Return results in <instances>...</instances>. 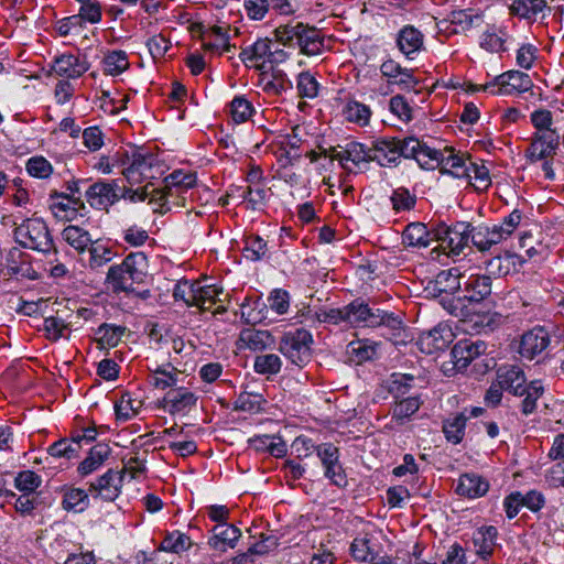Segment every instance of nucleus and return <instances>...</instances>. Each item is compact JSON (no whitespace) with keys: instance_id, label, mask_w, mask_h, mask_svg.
<instances>
[{"instance_id":"nucleus-1","label":"nucleus","mask_w":564,"mask_h":564,"mask_svg":"<svg viewBox=\"0 0 564 564\" xmlns=\"http://www.w3.org/2000/svg\"><path fill=\"white\" fill-rule=\"evenodd\" d=\"M274 40L258 39L253 44L243 47L239 58L247 67H253L262 76L274 72L276 66L290 58L289 52L281 47H299L306 56H316L323 53L325 40L322 32L300 21H290L280 24L273 32Z\"/></svg>"},{"instance_id":"nucleus-2","label":"nucleus","mask_w":564,"mask_h":564,"mask_svg":"<svg viewBox=\"0 0 564 564\" xmlns=\"http://www.w3.org/2000/svg\"><path fill=\"white\" fill-rule=\"evenodd\" d=\"M491 290L492 280L489 274L463 272L462 294L443 297L440 303L451 315L465 321L476 313V306L491 294Z\"/></svg>"},{"instance_id":"nucleus-3","label":"nucleus","mask_w":564,"mask_h":564,"mask_svg":"<svg viewBox=\"0 0 564 564\" xmlns=\"http://www.w3.org/2000/svg\"><path fill=\"white\" fill-rule=\"evenodd\" d=\"M347 324L397 330L401 328L402 319L394 313L372 308L362 300L357 299L347 304Z\"/></svg>"},{"instance_id":"nucleus-4","label":"nucleus","mask_w":564,"mask_h":564,"mask_svg":"<svg viewBox=\"0 0 564 564\" xmlns=\"http://www.w3.org/2000/svg\"><path fill=\"white\" fill-rule=\"evenodd\" d=\"M17 241L23 248L32 249L42 253L57 254V249L50 234L46 223L40 218L25 219L14 230Z\"/></svg>"},{"instance_id":"nucleus-5","label":"nucleus","mask_w":564,"mask_h":564,"mask_svg":"<svg viewBox=\"0 0 564 564\" xmlns=\"http://www.w3.org/2000/svg\"><path fill=\"white\" fill-rule=\"evenodd\" d=\"M313 336L304 328H296L283 334L279 351L293 365L302 368L312 359Z\"/></svg>"},{"instance_id":"nucleus-6","label":"nucleus","mask_w":564,"mask_h":564,"mask_svg":"<svg viewBox=\"0 0 564 564\" xmlns=\"http://www.w3.org/2000/svg\"><path fill=\"white\" fill-rule=\"evenodd\" d=\"M531 87L532 80L528 74L520 70H508L475 89L489 91L492 95H516L528 91Z\"/></svg>"},{"instance_id":"nucleus-7","label":"nucleus","mask_w":564,"mask_h":564,"mask_svg":"<svg viewBox=\"0 0 564 564\" xmlns=\"http://www.w3.org/2000/svg\"><path fill=\"white\" fill-rule=\"evenodd\" d=\"M316 454L324 467V476L337 487H345L347 478L345 470L339 463V449L332 443L317 445Z\"/></svg>"},{"instance_id":"nucleus-8","label":"nucleus","mask_w":564,"mask_h":564,"mask_svg":"<svg viewBox=\"0 0 564 564\" xmlns=\"http://www.w3.org/2000/svg\"><path fill=\"white\" fill-rule=\"evenodd\" d=\"M550 344L549 330L543 326H535L521 335L518 352L522 358L533 360L541 357Z\"/></svg>"},{"instance_id":"nucleus-9","label":"nucleus","mask_w":564,"mask_h":564,"mask_svg":"<svg viewBox=\"0 0 564 564\" xmlns=\"http://www.w3.org/2000/svg\"><path fill=\"white\" fill-rule=\"evenodd\" d=\"M462 273L457 268L442 270L434 280L427 282L425 292L433 297L449 299L462 289Z\"/></svg>"},{"instance_id":"nucleus-10","label":"nucleus","mask_w":564,"mask_h":564,"mask_svg":"<svg viewBox=\"0 0 564 564\" xmlns=\"http://www.w3.org/2000/svg\"><path fill=\"white\" fill-rule=\"evenodd\" d=\"M196 182V174L192 172L176 170L169 174L164 178V187L158 189V199L161 202L160 207L166 206L170 198L180 197L187 189L194 187Z\"/></svg>"},{"instance_id":"nucleus-11","label":"nucleus","mask_w":564,"mask_h":564,"mask_svg":"<svg viewBox=\"0 0 564 564\" xmlns=\"http://www.w3.org/2000/svg\"><path fill=\"white\" fill-rule=\"evenodd\" d=\"M558 132L533 133L524 156L530 163H536L543 159H553L560 147Z\"/></svg>"},{"instance_id":"nucleus-12","label":"nucleus","mask_w":564,"mask_h":564,"mask_svg":"<svg viewBox=\"0 0 564 564\" xmlns=\"http://www.w3.org/2000/svg\"><path fill=\"white\" fill-rule=\"evenodd\" d=\"M403 150L405 159H414L425 170L440 167L443 150L432 149L413 137L404 139Z\"/></svg>"},{"instance_id":"nucleus-13","label":"nucleus","mask_w":564,"mask_h":564,"mask_svg":"<svg viewBox=\"0 0 564 564\" xmlns=\"http://www.w3.org/2000/svg\"><path fill=\"white\" fill-rule=\"evenodd\" d=\"M197 395L187 388L171 389L160 401L161 406L171 415H185L197 404Z\"/></svg>"},{"instance_id":"nucleus-14","label":"nucleus","mask_w":564,"mask_h":564,"mask_svg":"<svg viewBox=\"0 0 564 564\" xmlns=\"http://www.w3.org/2000/svg\"><path fill=\"white\" fill-rule=\"evenodd\" d=\"M121 187L116 181H99L91 184L86 191V199L91 207L107 208L120 199Z\"/></svg>"},{"instance_id":"nucleus-15","label":"nucleus","mask_w":564,"mask_h":564,"mask_svg":"<svg viewBox=\"0 0 564 564\" xmlns=\"http://www.w3.org/2000/svg\"><path fill=\"white\" fill-rule=\"evenodd\" d=\"M404 139L381 138L372 142V158L381 166L397 164L401 156L404 158Z\"/></svg>"},{"instance_id":"nucleus-16","label":"nucleus","mask_w":564,"mask_h":564,"mask_svg":"<svg viewBox=\"0 0 564 564\" xmlns=\"http://www.w3.org/2000/svg\"><path fill=\"white\" fill-rule=\"evenodd\" d=\"M194 294L191 295V303L193 306H197L200 311L212 312L213 314H221L226 312V307L223 305L219 295L223 293V289L217 285H200L197 282Z\"/></svg>"},{"instance_id":"nucleus-17","label":"nucleus","mask_w":564,"mask_h":564,"mask_svg":"<svg viewBox=\"0 0 564 564\" xmlns=\"http://www.w3.org/2000/svg\"><path fill=\"white\" fill-rule=\"evenodd\" d=\"M89 64L78 55L61 54L51 64V73L66 79H76L85 74Z\"/></svg>"},{"instance_id":"nucleus-18","label":"nucleus","mask_w":564,"mask_h":564,"mask_svg":"<svg viewBox=\"0 0 564 564\" xmlns=\"http://www.w3.org/2000/svg\"><path fill=\"white\" fill-rule=\"evenodd\" d=\"M487 345L482 340H460L452 349V362L457 371L465 370L468 365L480 355L485 354Z\"/></svg>"},{"instance_id":"nucleus-19","label":"nucleus","mask_w":564,"mask_h":564,"mask_svg":"<svg viewBox=\"0 0 564 564\" xmlns=\"http://www.w3.org/2000/svg\"><path fill=\"white\" fill-rule=\"evenodd\" d=\"M454 340L452 329L446 325H438L419 338L420 349L425 354L444 350Z\"/></svg>"},{"instance_id":"nucleus-20","label":"nucleus","mask_w":564,"mask_h":564,"mask_svg":"<svg viewBox=\"0 0 564 564\" xmlns=\"http://www.w3.org/2000/svg\"><path fill=\"white\" fill-rule=\"evenodd\" d=\"M122 473L108 469L102 476L89 484V491L107 501H113L120 494Z\"/></svg>"},{"instance_id":"nucleus-21","label":"nucleus","mask_w":564,"mask_h":564,"mask_svg":"<svg viewBox=\"0 0 564 564\" xmlns=\"http://www.w3.org/2000/svg\"><path fill=\"white\" fill-rule=\"evenodd\" d=\"M397 46L408 58H413L424 47V35L413 25H405L398 32Z\"/></svg>"},{"instance_id":"nucleus-22","label":"nucleus","mask_w":564,"mask_h":564,"mask_svg":"<svg viewBox=\"0 0 564 564\" xmlns=\"http://www.w3.org/2000/svg\"><path fill=\"white\" fill-rule=\"evenodd\" d=\"M274 344V338L269 330L245 328L240 332L237 345L240 349L253 351L264 350Z\"/></svg>"},{"instance_id":"nucleus-23","label":"nucleus","mask_w":564,"mask_h":564,"mask_svg":"<svg viewBox=\"0 0 564 564\" xmlns=\"http://www.w3.org/2000/svg\"><path fill=\"white\" fill-rule=\"evenodd\" d=\"M497 380L506 391L514 395H523L527 378L519 367L509 366L500 368L497 372Z\"/></svg>"},{"instance_id":"nucleus-24","label":"nucleus","mask_w":564,"mask_h":564,"mask_svg":"<svg viewBox=\"0 0 564 564\" xmlns=\"http://www.w3.org/2000/svg\"><path fill=\"white\" fill-rule=\"evenodd\" d=\"M440 160V167L443 173H448L457 178L470 176L467 170L469 167V161H467L463 154L456 153L453 148H444L443 155Z\"/></svg>"},{"instance_id":"nucleus-25","label":"nucleus","mask_w":564,"mask_h":564,"mask_svg":"<svg viewBox=\"0 0 564 564\" xmlns=\"http://www.w3.org/2000/svg\"><path fill=\"white\" fill-rule=\"evenodd\" d=\"M213 532L214 536L209 540L208 544L212 549L219 551H225L227 547L234 549L236 542L241 536V531L227 522L217 523Z\"/></svg>"},{"instance_id":"nucleus-26","label":"nucleus","mask_w":564,"mask_h":564,"mask_svg":"<svg viewBox=\"0 0 564 564\" xmlns=\"http://www.w3.org/2000/svg\"><path fill=\"white\" fill-rule=\"evenodd\" d=\"M507 239L499 229L498 225L492 227L477 226L471 227V242L479 251H487L494 245Z\"/></svg>"},{"instance_id":"nucleus-27","label":"nucleus","mask_w":564,"mask_h":564,"mask_svg":"<svg viewBox=\"0 0 564 564\" xmlns=\"http://www.w3.org/2000/svg\"><path fill=\"white\" fill-rule=\"evenodd\" d=\"M149 371L150 373L147 379L149 384L161 390L176 386L181 375V372L171 364L156 366L155 368L149 367Z\"/></svg>"},{"instance_id":"nucleus-28","label":"nucleus","mask_w":564,"mask_h":564,"mask_svg":"<svg viewBox=\"0 0 564 564\" xmlns=\"http://www.w3.org/2000/svg\"><path fill=\"white\" fill-rule=\"evenodd\" d=\"M471 227L470 224L464 221L451 226L444 249H447L451 253L459 254L468 245V241L471 240Z\"/></svg>"},{"instance_id":"nucleus-29","label":"nucleus","mask_w":564,"mask_h":564,"mask_svg":"<svg viewBox=\"0 0 564 564\" xmlns=\"http://www.w3.org/2000/svg\"><path fill=\"white\" fill-rule=\"evenodd\" d=\"M345 162L349 165L352 164V172L357 173L362 170V166L373 161L371 148L362 143L351 141L345 145Z\"/></svg>"},{"instance_id":"nucleus-30","label":"nucleus","mask_w":564,"mask_h":564,"mask_svg":"<svg viewBox=\"0 0 564 564\" xmlns=\"http://www.w3.org/2000/svg\"><path fill=\"white\" fill-rule=\"evenodd\" d=\"M152 169V159L141 153H133L130 165L123 170L122 174L130 185L139 184L150 177L148 173Z\"/></svg>"},{"instance_id":"nucleus-31","label":"nucleus","mask_w":564,"mask_h":564,"mask_svg":"<svg viewBox=\"0 0 564 564\" xmlns=\"http://www.w3.org/2000/svg\"><path fill=\"white\" fill-rule=\"evenodd\" d=\"M489 489V484L476 474H465L458 479L456 492L468 498L484 496Z\"/></svg>"},{"instance_id":"nucleus-32","label":"nucleus","mask_w":564,"mask_h":564,"mask_svg":"<svg viewBox=\"0 0 564 564\" xmlns=\"http://www.w3.org/2000/svg\"><path fill=\"white\" fill-rule=\"evenodd\" d=\"M106 282L115 293H130L134 291L135 281L131 280L123 263L111 265L108 270Z\"/></svg>"},{"instance_id":"nucleus-33","label":"nucleus","mask_w":564,"mask_h":564,"mask_svg":"<svg viewBox=\"0 0 564 564\" xmlns=\"http://www.w3.org/2000/svg\"><path fill=\"white\" fill-rule=\"evenodd\" d=\"M110 447L107 444L95 445L88 456L78 465L77 471L82 477H86L96 471L109 457Z\"/></svg>"},{"instance_id":"nucleus-34","label":"nucleus","mask_w":564,"mask_h":564,"mask_svg":"<svg viewBox=\"0 0 564 564\" xmlns=\"http://www.w3.org/2000/svg\"><path fill=\"white\" fill-rule=\"evenodd\" d=\"M549 9L546 0H512L510 12L527 20H536L540 14Z\"/></svg>"},{"instance_id":"nucleus-35","label":"nucleus","mask_w":564,"mask_h":564,"mask_svg":"<svg viewBox=\"0 0 564 564\" xmlns=\"http://www.w3.org/2000/svg\"><path fill=\"white\" fill-rule=\"evenodd\" d=\"M122 263L132 281H135L137 284L144 282L149 268L144 252H132L124 258Z\"/></svg>"},{"instance_id":"nucleus-36","label":"nucleus","mask_w":564,"mask_h":564,"mask_svg":"<svg viewBox=\"0 0 564 564\" xmlns=\"http://www.w3.org/2000/svg\"><path fill=\"white\" fill-rule=\"evenodd\" d=\"M449 21L454 25V32H467L473 28H478L482 23V15L473 9L453 11Z\"/></svg>"},{"instance_id":"nucleus-37","label":"nucleus","mask_w":564,"mask_h":564,"mask_svg":"<svg viewBox=\"0 0 564 564\" xmlns=\"http://www.w3.org/2000/svg\"><path fill=\"white\" fill-rule=\"evenodd\" d=\"M403 242L410 247L426 248L431 245V234L423 223L409 224L403 234Z\"/></svg>"},{"instance_id":"nucleus-38","label":"nucleus","mask_w":564,"mask_h":564,"mask_svg":"<svg viewBox=\"0 0 564 564\" xmlns=\"http://www.w3.org/2000/svg\"><path fill=\"white\" fill-rule=\"evenodd\" d=\"M62 238L79 253L86 251L93 243L90 234L75 225L65 227L62 231Z\"/></svg>"},{"instance_id":"nucleus-39","label":"nucleus","mask_w":564,"mask_h":564,"mask_svg":"<svg viewBox=\"0 0 564 564\" xmlns=\"http://www.w3.org/2000/svg\"><path fill=\"white\" fill-rule=\"evenodd\" d=\"M497 529L495 527H486L479 529L474 536V545L476 553L482 557H489L496 546Z\"/></svg>"},{"instance_id":"nucleus-40","label":"nucleus","mask_w":564,"mask_h":564,"mask_svg":"<svg viewBox=\"0 0 564 564\" xmlns=\"http://www.w3.org/2000/svg\"><path fill=\"white\" fill-rule=\"evenodd\" d=\"M421 400L417 397H409L397 401L391 408L392 420L398 424L405 423L421 406Z\"/></svg>"},{"instance_id":"nucleus-41","label":"nucleus","mask_w":564,"mask_h":564,"mask_svg":"<svg viewBox=\"0 0 564 564\" xmlns=\"http://www.w3.org/2000/svg\"><path fill=\"white\" fill-rule=\"evenodd\" d=\"M127 332V327L121 325H115V324H101L97 330V341L102 347H116L121 341L122 337L124 336Z\"/></svg>"},{"instance_id":"nucleus-42","label":"nucleus","mask_w":564,"mask_h":564,"mask_svg":"<svg viewBox=\"0 0 564 564\" xmlns=\"http://www.w3.org/2000/svg\"><path fill=\"white\" fill-rule=\"evenodd\" d=\"M89 506L88 495L84 489L80 488H69L66 489L63 500L62 507L66 511H75L83 512Z\"/></svg>"},{"instance_id":"nucleus-43","label":"nucleus","mask_w":564,"mask_h":564,"mask_svg":"<svg viewBox=\"0 0 564 564\" xmlns=\"http://www.w3.org/2000/svg\"><path fill=\"white\" fill-rule=\"evenodd\" d=\"M87 250L89 251L88 265L93 270L104 267L116 257V252L112 248L99 243L98 241H93Z\"/></svg>"},{"instance_id":"nucleus-44","label":"nucleus","mask_w":564,"mask_h":564,"mask_svg":"<svg viewBox=\"0 0 564 564\" xmlns=\"http://www.w3.org/2000/svg\"><path fill=\"white\" fill-rule=\"evenodd\" d=\"M344 116L347 121L365 127L370 121L371 110L362 102L350 100L344 108Z\"/></svg>"},{"instance_id":"nucleus-45","label":"nucleus","mask_w":564,"mask_h":564,"mask_svg":"<svg viewBox=\"0 0 564 564\" xmlns=\"http://www.w3.org/2000/svg\"><path fill=\"white\" fill-rule=\"evenodd\" d=\"M106 74L117 76L129 68L128 55L124 51H111L102 61Z\"/></svg>"},{"instance_id":"nucleus-46","label":"nucleus","mask_w":564,"mask_h":564,"mask_svg":"<svg viewBox=\"0 0 564 564\" xmlns=\"http://www.w3.org/2000/svg\"><path fill=\"white\" fill-rule=\"evenodd\" d=\"M544 392V387L541 381L533 380L524 387L523 395L524 399L521 401V412L525 415L533 413L536 409V401L541 398Z\"/></svg>"},{"instance_id":"nucleus-47","label":"nucleus","mask_w":564,"mask_h":564,"mask_svg":"<svg viewBox=\"0 0 564 564\" xmlns=\"http://www.w3.org/2000/svg\"><path fill=\"white\" fill-rule=\"evenodd\" d=\"M466 421L467 417L460 413L444 422L443 432L448 442L454 445L462 442L465 435Z\"/></svg>"},{"instance_id":"nucleus-48","label":"nucleus","mask_w":564,"mask_h":564,"mask_svg":"<svg viewBox=\"0 0 564 564\" xmlns=\"http://www.w3.org/2000/svg\"><path fill=\"white\" fill-rule=\"evenodd\" d=\"M392 209L398 214L402 212H410L415 207L416 196L405 187H398L390 196Z\"/></svg>"},{"instance_id":"nucleus-49","label":"nucleus","mask_w":564,"mask_h":564,"mask_svg":"<svg viewBox=\"0 0 564 564\" xmlns=\"http://www.w3.org/2000/svg\"><path fill=\"white\" fill-rule=\"evenodd\" d=\"M268 253L267 241L258 235H251L246 238L243 256L251 261H259Z\"/></svg>"},{"instance_id":"nucleus-50","label":"nucleus","mask_w":564,"mask_h":564,"mask_svg":"<svg viewBox=\"0 0 564 564\" xmlns=\"http://www.w3.org/2000/svg\"><path fill=\"white\" fill-rule=\"evenodd\" d=\"M192 545L191 539L180 531L169 533L161 542L160 550L171 553H181L188 550Z\"/></svg>"},{"instance_id":"nucleus-51","label":"nucleus","mask_w":564,"mask_h":564,"mask_svg":"<svg viewBox=\"0 0 564 564\" xmlns=\"http://www.w3.org/2000/svg\"><path fill=\"white\" fill-rule=\"evenodd\" d=\"M281 358L275 354H265L257 356L254 359V370L260 375H275L281 370Z\"/></svg>"},{"instance_id":"nucleus-52","label":"nucleus","mask_w":564,"mask_h":564,"mask_svg":"<svg viewBox=\"0 0 564 564\" xmlns=\"http://www.w3.org/2000/svg\"><path fill=\"white\" fill-rule=\"evenodd\" d=\"M350 553L352 557L359 562H367L368 560H372L373 549L371 546V539L369 534L355 538L350 545Z\"/></svg>"},{"instance_id":"nucleus-53","label":"nucleus","mask_w":564,"mask_h":564,"mask_svg":"<svg viewBox=\"0 0 564 564\" xmlns=\"http://www.w3.org/2000/svg\"><path fill=\"white\" fill-rule=\"evenodd\" d=\"M42 484V478L32 470L20 471L15 479L14 486L23 494H33Z\"/></svg>"},{"instance_id":"nucleus-54","label":"nucleus","mask_w":564,"mask_h":564,"mask_svg":"<svg viewBox=\"0 0 564 564\" xmlns=\"http://www.w3.org/2000/svg\"><path fill=\"white\" fill-rule=\"evenodd\" d=\"M254 112L252 104L245 97L237 96L230 102V113L237 123L246 122Z\"/></svg>"},{"instance_id":"nucleus-55","label":"nucleus","mask_w":564,"mask_h":564,"mask_svg":"<svg viewBox=\"0 0 564 564\" xmlns=\"http://www.w3.org/2000/svg\"><path fill=\"white\" fill-rule=\"evenodd\" d=\"M28 173L37 178H47L53 173L52 164L42 155H35L26 162Z\"/></svg>"},{"instance_id":"nucleus-56","label":"nucleus","mask_w":564,"mask_h":564,"mask_svg":"<svg viewBox=\"0 0 564 564\" xmlns=\"http://www.w3.org/2000/svg\"><path fill=\"white\" fill-rule=\"evenodd\" d=\"M467 170L470 176H465L464 178H467L470 182L474 181L471 184L476 189L484 191L490 185L491 181L489 171L485 165H478L469 162V167Z\"/></svg>"},{"instance_id":"nucleus-57","label":"nucleus","mask_w":564,"mask_h":564,"mask_svg":"<svg viewBox=\"0 0 564 564\" xmlns=\"http://www.w3.org/2000/svg\"><path fill=\"white\" fill-rule=\"evenodd\" d=\"M318 83L308 72H302L297 76V93L302 98H315L318 94Z\"/></svg>"},{"instance_id":"nucleus-58","label":"nucleus","mask_w":564,"mask_h":564,"mask_svg":"<svg viewBox=\"0 0 564 564\" xmlns=\"http://www.w3.org/2000/svg\"><path fill=\"white\" fill-rule=\"evenodd\" d=\"M531 122L535 128L534 133H546V132H557L556 129L552 128L553 124V115L550 110L546 109H538L534 110L531 116Z\"/></svg>"},{"instance_id":"nucleus-59","label":"nucleus","mask_w":564,"mask_h":564,"mask_svg":"<svg viewBox=\"0 0 564 564\" xmlns=\"http://www.w3.org/2000/svg\"><path fill=\"white\" fill-rule=\"evenodd\" d=\"M149 185L140 189H132L127 187H121L120 198H128L130 202H143L149 198L150 203H155L160 206V200L158 199V189L153 188L151 192L148 191Z\"/></svg>"},{"instance_id":"nucleus-60","label":"nucleus","mask_w":564,"mask_h":564,"mask_svg":"<svg viewBox=\"0 0 564 564\" xmlns=\"http://www.w3.org/2000/svg\"><path fill=\"white\" fill-rule=\"evenodd\" d=\"M315 318L321 323L338 325L347 323V305L339 308H325L315 313Z\"/></svg>"},{"instance_id":"nucleus-61","label":"nucleus","mask_w":564,"mask_h":564,"mask_svg":"<svg viewBox=\"0 0 564 564\" xmlns=\"http://www.w3.org/2000/svg\"><path fill=\"white\" fill-rule=\"evenodd\" d=\"M270 308L279 315H283L290 307V295L286 291L275 289L268 297Z\"/></svg>"},{"instance_id":"nucleus-62","label":"nucleus","mask_w":564,"mask_h":564,"mask_svg":"<svg viewBox=\"0 0 564 564\" xmlns=\"http://www.w3.org/2000/svg\"><path fill=\"white\" fill-rule=\"evenodd\" d=\"M47 453L56 458L65 457L73 458L78 455V447H75L69 440L62 438L55 443H53L48 448Z\"/></svg>"},{"instance_id":"nucleus-63","label":"nucleus","mask_w":564,"mask_h":564,"mask_svg":"<svg viewBox=\"0 0 564 564\" xmlns=\"http://www.w3.org/2000/svg\"><path fill=\"white\" fill-rule=\"evenodd\" d=\"M66 329L68 326L62 318L51 316L44 319V332L50 340L56 341L64 337Z\"/></svg>"},{"instance_id":"nucleus-64","label":"nucleus","mask_w":564,"mask_h":564,"mask_svg":"<svg viewBox=\"0 0 564 564\" xmlns=\"http://www.w3.org/2000/svg\"><path fill=\"white\" fill-rule=\"evenodd\" d=\"M147 46L153 59H159L162 58L171 47V41L163 34H156L147 41Z\"/></svg>"}]
</instances>
